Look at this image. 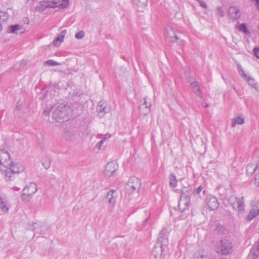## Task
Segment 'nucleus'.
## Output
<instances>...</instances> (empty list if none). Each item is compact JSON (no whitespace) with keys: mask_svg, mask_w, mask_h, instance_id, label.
<instances>
[{"mask_svg":"<svg viewBox=\"0 0 259 259\" xmlns=\"http://www.w3.org/2000/svg\"><path fill=\"white\" fill-rule=\"evenodd\" d=\"M140 114L145 116L150 112V108L145 105H140L139 107Z\"/></svg>","mask_w":259,"mask_h":259,"instance_id":"26","label":"nucleus"},{"mask_svg":"<svg viewBox=\"0 0 259 259\" xmlns=\"http://www.w3.org/2000/svg\"><path fill=\"white\" fill-rule=\"evenodd\" d=\"M192 193V190L189 187H184L181 190L180 198L190 201V195Z\"/></svg>","mask_w":259,"mask_h":259,"instance_id":"14","label":"nucleus"},{"mask_svg":"<svg viewBox=\"0 0 259 259\" xmlns=\"http://www.w3.org/2000/svg\"><path fill=\"white\" fill-rule=\"evenodd\" d=\"M228 13L230 18L234 20L238 19L241 16V12L238 6L230 7Z\"/></svg>","mask_w":259,"mask_h":259,"instance_id":"9","label":"nucleus"},{"mask_svg":"<svg viewBox=\"0 0 259 259\" xmlns=\"http://www.w3.org/2000/svg\"><path fill=\"white\" fill-rule=\"evenodd\" d=\"M13 189L14 191H19L20 190V188L17 187H14Z\"/></svg>","mask_w":259,"mask_h":259,"instance_id":"50","label":"nucleus"},{"mask_svg":"<svg viewBox=\"0 0 259 259\" xmlns=\"http://www.w3.org/2000/svg\"><path fill=\"white\" fill-rule=\"evenodd\" d=\"M84 36V32L80 30L75 34V37L77 39H81Z\"/></svg>","mask_w":259,"mask_h":259,"instance_id":"38","label":"nucleus"},{"mask_svg":"<svg viewBox=\"0 0 259 259\" xmlns=\"http://www.w3.org/2000/svg\"><path fill=\"white\" fill-rule=\"evenodd\" d=\"M97 111L98 112L99 115H103L105 113H107L106 104L102 101L100 102L97 107Z\"/></svg>","mask_w":259,"mask_h":259,"instance_id":"20","label":"nucleus"},{"mask_svg":"<svg viewBox=\"0 0 259 259\" xmlns=\"http://www.w3.org/2000/svg\"><path fill=\"white\" fill-rule=\"evenodd\" d=\"M169 184L171 188H174L177 186L178 181L177 180L176 176L174 173H171L170 174L169 176Z\"/></svg>","mask_w":259,"mask_h":259,"instance_id":"21","label":"nucleus"},{"mask_svg":"<svg viewBox=\"0 0 259 259\" xmlns=\"http://www.w3.org/2000/svg\"><path fill=\"white\" fill-rule=\"evenodd\" d=\"M206 201L208 207L210 210H215L219 206L218 199L212 195L207 197Z\"/></svg>","mask_w":259,"mask_h":259,"instance_id":"10","label":"nucleus"},{"mask_svg":"<svg viewBox=\"0 0 259 259\" xmlns=\"http://www.w3.org/2000/svg\"><path fill=\"white\" fill-rule=\"evenodd\" d=\"M190 201L183 198H180L179 201L178 207L179 210L182 212L188 208Z\"/></svg>","mask_w":259,"mask_h":259,"instance_id":"17","label":"nucleus"},{"mask_svg":"<svg viewBox=\"0 0 259 259\" xmlns=\"http://www.w3.org/2000/svg\"><path fill=\"white\" fill-rule=\"evenodd\" d=\"M147 99H148V97H145L144 98V102L143 104H142L141 105H145V106H148V107L150 108L151 106V104L150 102L147 101Z\"/></svg>","mask_w":259,"mask_h":259,"instance_id":"41","label":"nucleus"},{"mask_svg":"<svg viewBox=\"0 0 259 259\" xmlns=\"http://www.w3.org/2000/svg\"><path fill=\"white\" fill-rule=\"evenodd\" d=\"M63 36H62L61 35L59 34L58 36L53 40V45L54 46H58L63 41Z\"/></svg>","mask_w":259,"mask_h":259,"instance_id":"34","label":"nucleus"},{"mask_svg":"<svg viewBox=\"0 0 259 259\" xmlns=\"http://www.w3.org/2000/svg\"><path fill=\"white\" fill-rule=\"evenodd\" d=\"M118 168V164L115 161H111L107 163L105 169V175L107 177H111L116 171Z\"/></svg>","mask_w":259,"mask_h":259,"instance_id":"6","label":"nucleus"},{"mask_svg":"<svg viewBox=\"0 0 259 259\" xmlns=\"http://www.w3.org/2000/svg\"><path fill=\"white\" fill-rule=\"evenodd\" d=\"M219 228H220V226H218L216 228V230H217V231H218Z\"/></svg>","mask_w":259,"mask_h":259,"instance_id":"54","label":"nucleus"},{"mask_svg":"<svg viewBox=\"0 0 259 259\" xmlns=\"http://www.w3.org/2000/svg\"><path fill=\"white\" fill-rule=\"evenodd\" d=\"M247 82H248V84L250 85L252 88H255L256 85V82L254 79H253L252 77L248 76L246 78Z\"/></svg>","mask_w":259,"mask_h":259,"instance_id":"36","label":"nucleus"},{"mask_svg":"<svg viewBox=\"0 0 259 259\" xmlns=\"http://www.w3.org/2000/svg\"><path fill=\"white\" fill-rule=\"evenodd\" d=\"M218 252L223 255L231 253L233 251L232 242L228 239H222L218 243Z\"/></svg>","mask_w":259,"mask_h":259,"instance_id":"4","label":"nucleus"},{"mask_svg":"<svg viewBox=\"0 0 259 259\" xmlns=\"http://www.w3.org/2000/svg\"><path fill=\"white\" fill-rule=\"evenodd\" d=\"M191 86L193 89V91L195 95L198 97L201 98L202 97L201 90L197 82L196 81H193L191 83Z\"/></svg>","mask_w":259,"mask_h":259,"instance_id":"18","label":"nucleus"},{"mask_svg":"<svg viewBox=\"0 0 259 259\" xmlns=\"http://www.w3.org/2000/svg\"><path fill=\"white\" fill-rule=\"evenodd\" d=\"M161 244V246H166L168 243L167 231L165 229L162 230L159 233L157 239V242Z\"/></svg>","mask_w":259,"mask_h":259,"instance_id":"11","label":"nucleus"},{"mask_svg":"<svg viewBox=\"0 0 259 259\" xmlns=\"http://www.w3.org/2000/svg\"><path fill=\"white\" fill-rule=\"evenodd\" d=\"M257 165H255L254 164L249 163L246 166V173L248 175H252L255 171Z\"/></svg>","mask_w":259,"mask_h":259,"instance_id":"24","label":"nucleus"},{"mask_svg":"<svg viewBox=\"0 0 259 259\" xmlns=\"http://www.w3.org/2000/svg\"><path fill=\"white\" fill-rule=\"evenodd\" d=\"M111 135L108 134H106L104 135L103 138L102 139V140L105 142V140L108 139L110 137Z\"/></svg>","mask_w":259,"mask_h":259,"instance_id":"46","label":"nucleus"},{"mask_svg":"<svg viewBox=\"0 0 259 259\" xmlns=\"http://www.w3.org/2000/svg\"><path fill=\"white\" fill-rule=\"evenodd\" d=\"M199 3H200V5L203 8H207V4L205 3V2H204V1H199Z\"/></svg>","mask_w":259,"mask_h":259,"instance_id":"45","label":"nucleus"},{"mask_svg":"<svg viewBox=\"0 0 259 259\" xmlns=\"http://www.w3.org/2000/svg\"><path fill=\"white\" fill-rule=\"evenodd\" d=\"M6 169H0V170L4 171L5 172V179L7 181H11L14 178V174L11 169L8 167H5Z\"/></svg>","mask_w":259,"mask_h":259,"instance_id":"19","label":"nucleus"},{"mask_svg":"<svg viewBox=\"0 0 259 259\" xmlns=\"http://www.w3.org/2000/svg\"><path fill=\"white\" fill-rule=\"evenodd\" d=\"M217 12L218 15L219 16H220L221 17H224V12H223L221 7L217 8Z\"/></svg>","mask_w":259,"mask_h":259,"instance_id":"40","label":"nucleus"},{"mask_svg":"<svg viewBox=\"0 0 259 259\" xmlns=\"http://www.w3.org/2000/svg\"><path fill=\"white\" fill-rule=\"evenodd\" d=\"M254 183L256 186H259V174L255 175Z\"/></svg>","mask_w":259,"mask_h":259,"instance_id":"43","label":"nucleus"},{"mask_svg":"<svg viewBox=\"0 0 259 259\" xmlns=\"http://www.w3.org/2000/svg\"><path fill=\"white\" fill-rule=\"evenodd\" d=\"M66 33H67L66 30H63L61 31V32L59 34L61 35L62 36H63V37L64 38V36L65 35V34H66Z\"/></svg>","mask_w":259,"mask_h":259,"instance_id":"48","label":"nucleus"},{"mask_svg":"<svg viewBox=\"0 0 259 259\" xmlns=\"http://www.w3.org/2000/svg\"><path fill=\"white\" fill-rule=\"evenodd\" d=\"M141 180L138 178L133 176L129 178L128 182L125 186V196L129 199H132L131 196L134 194H139L141 188Z\"/></svg>","mask_w":259,"mask_h":259,"instance_id":"2","label":"nucleus"},{"mask_svg":"<svg viewBox=\"0 0 259 259\" xmlns=\"http://www.w3.org/2000/svg\"><path fill=\"white\" fill-rule=\"evenodd\" d=\"M167 36L169 38V40L172 42L176 41L179 39L178 37L172 29L167 32Z\"/></svg>","mask_w":259,"mask_h":259,"instance_id":"25","label":"nucleus"},{"mask_svg":"<svg viewBox=\"0 0 259 259\" xmlns=\"http://www.w3.org/2000/svg\"><path fill=\"white\" fill-rule=\"evenodd\" d=\"M117 196L116 191L112 190L107 193L106 197L108 199V203L112 205H114L116 200Z\"/></svg>","mask_w":259,"mask_h":259,"instance_id":"13","label":"nucleus"},{"mask_svg":"<svg viewBox=\"0 0 259 259\" xmlns=\"http://www.w3.org/2000/svg\"><path fill=\"white\" fill-rule=\"evenodd\" d=\"M238 29L240 31H242L246 35H250V32L248 30L246 24L245 23H242L238 26Z\"/></svg>","mask_w":259,"mask_h":259,"instance_id":"32","label":"nucleus"},{"mask_svg":"<svg viewBox=\"0 0 259 259\" xmlns=\"http://www.w3.org/2000/svg\"><path fill=\"white\" fill-rule=\"evenodd\" d=\"M203 193H204V194H205V190H204V191H203Z\"/></svg>","mask_w":259,"mask_h":259,"instance_id":"55","label":"nucleus"},{"mask_svg":"<svg viewBox=\"0 0 259 259\" xmlns=\"http://www.w3.org/2000/svg\"><path fill=\"white\" fill-rule=\"evenodd\" d=\"M64 137L68 141L73 140L75 138V132L73 131H67L64 133Z\"/></svg>","mask_w":259,"mask_h":259,"instance_id":"28","label":"nucleus"},{"mask_svg":"<svg viewBox=\"0 0 259 259\" xmlns=\"http://www.w3.org/2000/svg\"><path fill=\"white\" fill-rule=\"evenodd\" d=\"M9 19V15L8 13L0 11V23L3 22H6Z\"/></svg>","mask_w":259,"mask_h":259,"instance_id":"33","label":"nucleus"},{"mask_svg":"<svg viewBox=\"0 0 259 259\" xmlns=\"http://www.w3.org/2000/svg\"><path fill=\"white\" fill-rule=\"evenodd\" d=\"M148 220H149V219H148V218H146V219L144 220V222H143V223H144V224H143V225H145V224L148 222Z\"/></svg>","mask_w":259,"mask_h":259,"instance_id":"49","label":"nucleus"},{"mask_svg":"<svg viewBox=\"0 0 259 259\" xmlns=\"http://www.w3.org/2000/svg\"><path fill=\"white\" fill-rule=\"evenodd\" d=\"M249 256H251L253 259L259 258V250L257 247H253L250 250Z\"/></svg>","mask_w":259,"mask_h":259,"instance_id":"29","label":"nucleus"},{"mask_svg":"<svg viewBox=\"0 0 259 259\" xmlns=\"http://www.w3.org/2000/svg\"><path fill=\"white\" fill-rule=\"evenodd\" d=\"M45 65L49 66H59L60 63L53 60H48L45 62Z\"/></svg>","mask_w":259,"mask_h":259,"instance_id":"35","label":"nucleus"},{"mask_svg":"<svg viewBox=\"0 0 259 259\" xmlns=\"http://www.w3.org/2000/svg\"><path fill=\"white\" fill-rule=\"evenodd\" d=\"M20 28L21 26L19 24L11 25L8 27L7 32L10 33H16Z\"/></svg>","mask_w":259,"mask_h":259,"instance_id":"27","label":"nucleus"},{"mask_svg":"<svg viewBox=\"0 0 259 259\" xmlns=\"http://www.w3.org/2000/svg\"><path fill=\"white\" fill-rule=\"evenodd\" d=\"M104 142L103 141H102V140L99 142L97 144H96V147L98 149H101V148L102 147V145H103V144Z\"/></svg>","mask_w":259,"mask_h":259,"instance_id":"44","label":"nucleus"},{"mask_svg":"<svg viewBox=\"0 0 259 259\" xmlns=\"http://www.w3.org/2000/svg\"><path fill=\"white\" fill-rule=\"evenodd\" d=\"M240 71L242 72L241 75L246 80V78L248 77V76H247V75L241 68L240 69V71H239V72H240Z\"/></svg>","mask_w":259,"mask_h":259,"instance_id":"47","label":"nucleus"},{"mask_svg":"<svg viewBox=\"0 0 259 259\" xmlns=\"http://www.w3.org/2000/svg\"><path fill=\"white\" fill-rule=\"evenodd\" d=\"M208 107H209L208 104H206V105H205V107L207 108Z\"/></svg>","mask_w":259,"mask_h":259,"instance_id":"52","label":"nucleus"},{"mask_svg":"<svg viewBox=\"0 0 259 259\" xmlns=\"http://www.w3.org/2000/svg\"><path fill=\"white\" fill-rule=\"evenodd\" d=\"M233 89H234V90H235V87H233Z\"/></svg>","mask_w":259,"mask_h":259,"instance_id":"56","label":"nucleus"},{"mask_svg":"<svg viewBox=\"0 0 259 259\" xmlns=\"http://www.w3.org/2000/svg\"><path fill=\"white\" fill-rule=\"evenodd\" d=\"M244 123V119L243 117L238 116L236 118H234L233 119V121L231 123V126L232 127H234L236 124H242Z\"/></svg>","mask_w":259,"mask_h":259,"instance_id":"31","label":"nucleus"},{"mask_svg":"<svg viewBox=\"0 0 259 259\" xmlns=\"http://www.w3.org/2000/svg\"><path fill=\"white\" fill-rule=\"evenodd\" d=\"M239 200V198L235 195H231L228 199V202L231 204L234 202H236Z\"/></svg>","mask_w":259,"mask_h":259,"instance_id":"37","label":"nucleus"},{"mask_svg":"<svg viewBox=\"0 0 259 259\" xmlns=\"http://www.w3.org/2000/svg\"><path fill=\"white\" fill-rule=\"evenodd\" d=\"M164 246L159 243H155L152 250V255L156 258L158 256H161L164 251Z\"/></svg>","mask_w":259,"mask_h":259,"instance_id":"12","label":"nucleus"},{"mask_svg":"<svg viewBox=\"0 0 259 259\" xmlns=\"http://www.w3.org/2000/svg\"><path fill=\"white\" fill-rule=\"evenodd\" d=\"M0 208L4 212H7L9 209V207L7 205V202L5 201L2 197L0 196Z\"/></svg>","mask_w":259,"mask_h":259,"instance_id":"30","label":"nucleus"},{"mask_svg":"<svg viewBox=\"0 0 259 259\" xmlns=\"http://www.w3.org/2000/svg\"><path fill=\"white\" fill-rule=\"evenodd\" d=\"M259 214V210H256L255 209H252L250 210L249 214L246 217L247 221L249 222L251 221L253 218L257 217Z\"/></svg>","mask_w":259,"mask_h":259,"instance_id":"22","label":"nucleus"},{"mask_svg":"<svg viewBox=\"0 0 259 259\" xmlns=\"http://www.w3.org/2000/svg\"><path fill=\"white\" fill-rule=\"evenodd\" d=\"M133 4L137 7L138 11H142V9L147 6L148 0H132Z\"/></svg>","mask_w":259,"mask_h":259,"instance_id":"15","label":"nucleus"},{"mask_svg":"<svg viewBox=\"0 0 259 259\" xmlns=\"http://www.w3.org/2000/svg\"><path fill=\"white\" fill-rule=\"evenodd\" d=\"M72 112L73 109L71 106L62 103L54 111L52 118L58 122H64L69 119Z\"/></svg>","mask_w":259,"mask_h":259,"instance_id":"1","label":"nucleus"},{"mask_svg":"<svg viewBox=\"0 0 259 259\" xmlns=\"http://www.w3.org/2000/svg\"><path fill=\"white\" fill-rule=\"evenodd\" d=\"M244 199V197H240L236 202L231 204L233 209L234 210H237L239 213H243L245 212V205Z\"/></svg>","mask_w":259,"mask_h":259,"instance_id":"8","label":"nucleus"},{"mask_svg":"<svg viewBox=\"0 0 259 259\" xmlns=\"http://www.w3.org/2000/svg\"><path fill=\"white\" fill-rule=\"evenodd\" d=\"M220 259H228L227 257H222L220 258Z\"/></svg>","mask_w":259,"mask_h":259,"instance_id":"53","label":"nucleus"},{"mask_svg":"<svg viewBox=\"0 0 259 259\" xmlns=\"http://www.w3.org/2000/svg\"><path fill=\"white\" fill-rule=\"evenodd\" d=\"M2 29V23H0V32L1 31Z\"/></svg>","mask_w":259,"mask_h":259,"instance_id":"51","label":"nucleus"},{"mask_svg":"<svg viewBox=\"0 0 259 259\" xmlns=\"http://www.w3.org/2000/svg\"><path fill=\"white\" fill-rule=\"evenodd\" d=\"M58 2L55 0L42 1L38 3V5L35 8L36 11L43 12L47 8H55L58 7Z\"/></svg>","mask_w":259,"mask_h":259,"instance_id":"5","label":"nucleus"},{"mask_svg":"<svg viewBox=\"0 0 259 259\" xmlns=\"http://www.w3.org/2000/svg\"><path fill=\"white\" fill-rule=\"evenodd\" d=\"M8 167L11 170L14 175L20 173L24 169V168L22 165L18 163H14L13 162L12 164L8 165Z\"/></svg>","mask_w":259,"mask_h":259,"instance_id":"16","label":"nucleus"},{"mask_svg":"<svg viewBox=\"0 0 259 259\" xmlns=\"http://www.w3.org/2000/svg\"><path fill=\"white\" fill-rule=\"evenodd\" d=\"M12 163L10 161V155L9 153L4 150L0 151V166L8 167V165Z\"/></svg>","mask_w":259,"mask_h":259,"instance_id":"7","label":"nucleus"},{"mask_svg":"<svg viewBox=\"0 0 259 259\" xmlns=\"http://www.w3.org/2000/svg\"><path fill=\"white\" fill-rule=\"evenodd\" d=\"M37 190L36 184L34 183H30L23 190L21 196L22 200L25 202L29 201Z\"/></svg>","mask_w":259,"mask_h":259,"instance_id":"3","label":"nucleus"},{"mask_svg":"<svg viewBox=\"0 0 259 259\" xmlns=\"http://www.w3.org/2000/svg\"><path fill=\"white\" fill-rule=\"evenodd\" d=\"M51 159L48 156H44L41 159V163L45 169H48L51 165Z\"/></svg>","mask_w":259,"mask_h":259,"instance_id":"23","label":"nucleus"},{"mask_svg":"<svg viewBox=\"0 0 259 259\" xmlns=\"http://www.w3.org/2000/svg\"><path fill=\"white\" fill-rule=\"evenodd\" d=\"M203 189V187L202 186H199L197 189L192 191V193L194 195H198Z\"/></svg>","mask_w":259,"mask_h":259,"instance_id":"39","label":"nucleus"},{"mask_svg":"<svg viewBox=\"0 0 259 259\" xmlns=\"http://www.w3.org/2000/svg\"><path fill=\"white\" fill-rule=\"evenodd\" d=\"M254 56L258 59H259V48L255 47L253 50Z\"/></svg>","mask_w":259,"mask_h":259,"instance_id":"42","label":"nucleus"}]
</instances>
